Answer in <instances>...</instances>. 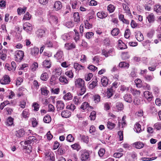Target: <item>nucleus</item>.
<instances>
[{
    "instance_id": "20",
    "label": "nucleus",
    "mask_w": 161,
    "mask_h": 161,
    "mask_svg": "<svg viewBox=\"0 0 161 161\" xmlns=\"http://www.w3.org/2000/svg\"><path fill=\"white\" fill-rule=\"evenodd\" d=\"M60 82L63 84H67L68 83V81L66 77L64 76H61L59 78Z\"/></svg>"
},
{
    "instance_id": "30",
    "label": "nucleus",
    "mask_w": 161,
    "mask_h": 161,
    "mask_svg": "<svg viewBox=\"0 0 161 161\" xmlns=\"http://www.w3.org/2000/svg\"><path fill=\"white\" fill-rule=\"evenodd\" d=\"M42 63L43 66L46 68H49L51 67V62L49 60H45Z\"/></svg>"
},
{
    "instance_id": "42",
    "label": "nucleus",
    "mask_w": 161,
    "mask_h": 161,
    "mask_svg": "<svg viewBox=\"0 0 161 161\" xmlns=\"http://www.w3.org/2000/svg\"><path fill=\"white\" fill-rule=\"evenodd\" d=\"M96 113L95 111H92L91 112L90 115L89 116L91 120H94L96 117Z\"/></svg>"
},
{
    "instance_id": "32",
    "label": "nucleus",
    "mask_w": 161,
    "mask_h": 161,
    "mask_svg": "<svg viewBox=\"0 0 161 161\" xmlns=\"http://www.w3.org/2000/svg\"><path fill=\"white\" fill-rule=\"evenodd\" d=\"M26 10V8L25 7H24L23 8L20 7L17 9V11L18 14L21 15L22 14L25 13Z\"/></svg>"
},
{
    "instance_id": "64",
    "label": "nucleus",
    "mask_w": 161,
    "mask_h": 161,
    "mask_svg": "<svg viewBox=\"0 0 161 161\" xmlns=\"http://www.w3.org/2000/svg\"><path fill=\"white\" fill-rule=\"evenodd\" d=\"M66 108L69 109L73 111L75 108V107L74 104H71L70 105H68L66 107Z\"/></svg>"
},
{
    "instance_id": "16",
    "label": "nucleus",
    "mask_w": 161,
    "mask_h": 161,
    "mask_svg": "<svg viewBox=\"0 0 161 161\" xmlns=\"http://www.w3.org/2000/svg\"><path fill=\"white\" fill-rule=\"evenodd\" d=\"M108 14L107 13L103 11L99 12L97 13V16L100 19H103L106 17Z\"/></svg>"
},
{
    "instance_id": "4",
    "label": "nucleus",
    "mask_w": 161,
    "mask_h": 161,
    "mask_svg": "<svg viewBox=\"0 0 161 161\" xmlns=\"http://www.w3.org/2000/svg\"><path fill=\"white\" fill-rule=\"evenodd\" d=\"M80 158L82 161H87L89 160V153L85 151L81 152Z\"/></svg>"
},
{
    "instance_id": "44",
    "label": "nucleus",
    "mask_w": 161,
    "mask_h": 161,
    "mask_svg": "<svg viewBox=\"0 0 161 161\" xmlns=\"http://www.w3.org/2000/svg\"><path fill=\"white\" fill-rule=\"evenodd\" d=\"M115 126V125L110 121H108L107 123V127L110 129H112L114 128Z\"/></svg>"
},
{
    "instance_id": "50",
    "label": "nucleus",
    "mask_w": 161,
    "mask_h": 161,
    "mask_svg": "<svg viewBox=\"0 0 161 161\" xmlns=\"http://www.w3.org/2000/svg\"><path fill=\"white\" fill-rule=\"evenodd\" d=\"M66 140L68 141L69 142H73L74 141V138L72 136V135L69 134L68 135V136L67 137Z\"/></svg>"
},
{
    "instance_id": "23",
    "label": "nucleus",
    "mask_w": 161,
    "mask_h": 161,
    "mask_svg": "<svg viewBox=\"0 0 161 161\" xmlns=\"http://www.w3.org/2000/svg\"><path fill=\"white\" fill-rule=\"evenodd\" d=\"M154 11L157 13H161V5L156 4L154 6Z\"/></svg>"
},
{
    "instance_id": "3",
    "label": "nucleus",
    "mask_w": 161,
    "mask_h": 161,
    "mask_svg": "<svg viewBox=\"0 0 161 161\" xmlns=\"http://www.w3.org/2000/svg\"><path fill=\"white\" fill-rule=\"evenodd\" d=\"M10 81V77L7 75H4L2 78L0 80V83L3 85L9 84Z\"/></svg>"
},
{
    "instance_id": "34",
    "label": "nucleus",
    "mask_w": 161,
    "mask_h": 161,
    "mask_svg": "<svg viewBox=\"0 0 161 161\" xmlns=\"http://www.w3.org/2000/svg\"><path fill=\"white\" fill-rule=\"evenodd\" d=\"M41 90L42 94L44 96H47L49 92V91L47 89L46 87L42 88Z\"/></svg>"
},
{
    "instance_id": "33",
    "label": "nucleus",
    "mask_w": 161,
    "mask_h": 161,
    "mask_svg": "<svg viewBox=\"0 0 161 161\" xmlns=\"http://www.w3.org/2000/svg\"><path fill=\"white\" fill-rule=\"evenodd\" d=\"M119 30L118 28H114L111 32V34L112 36H116L119 33Z\"/></svg>"
},
{
    "instance_id": "21",
    "label": "nucleus",
    "mask_w": 161,
    "mask_h": 161,
    "mask_svg": "<svg viewBox=\"0 0 161 161\" xmlns=\"http://www.w3.org/2000/svg\"><path fill=\"white\" fill-rule=\"evenodd\" d=\"M108 79L106 77H103L101 80V82L102 85L106 87L108 84Z\"/></svg>"
},
{
    "instance_id": "43",
    "label": "nucleus",
    "mask_w": 161,
    "mask_h": 161,
    "mask_svg": "<svg viewBox=\"0 0 161 161\" xmlns=\"http://www.w3.org/2000/svg\"><path fill=\"white\" fill-rule=\"evenodd\" d=\"M38 64L37 62H34L31 66V69L32 71H35L37 68Z\"/></svg>"
},
{
    "instance_id": "11",
    "label": "nucleus",
    "mask_w": 161,
    "mask_h": 161,
    "mask_svg": "<svg viewBox=\"0 0 161 161\" xmlns=\"http://www.w3.org/2000/svg\"><path fill=\"white\" fill-rule=\"evenodd\" d=\"M61 116L64 118H68L71 115V112L68 110H64L61 113Z\"/></svg>"
},
{
    "instance_id": "9",
    "label": "nucleus",
    "mask_w": 161,
    "mask_h": 161,
    "mask_svg": "<svg viewBox=\"0 0 161 161\" xmlns=\"http://www.w3.org/2000/svg\"><path fill=\"white\" fill-rule=\"evenodd\" d=\"M145 97L148 101H151L152 99L153 95L152 93L148 91H145L144 93Z\"/></svg>"
},
{
    "instance_id": "61",
    "label": "nucleus",
    "mask_w": 161,
    "mask_h": 161,
    "mask_svg": "<svg viewBox=\"0 0 161 161\" xmlns=\"http://www.w3.org/2000/svg\"><path fill=\"white\" fill-rule=\"evenodd\" d=\"M51 19L53 20V22L55 24H57L58 22V19L57 17L55 16H51Z\"/></svg>"
},
{
    "instance_id": "58",
    "label": "nucleus",
    "mask_w": 161,
    "mask_h": 161,
    "mask_svg": "<svg viewBox=\"0 0 161 161\" xmlns=\"http://www.w3.org/2000/svg\"><path fill=\"white\" fill-rule=\"evenodd\" d=\"M31 17V16L30 14L28 12L24 15L23 19L25 20H29L30 19Z\"/></svg>"
},
{
    "instance_id": "60",
    "label": "nucleus",
    "mask_w": 161,
    "mask_h": 161,
    "mask_svg": "<svg viewBox=\"0 0 161 161\" xmlns=\"http://www.w3.org/2000/svg\"><path fill=\"white\" fill-rule=\"evenodd\" d=\"M74 31L75 33V40L77 42L79 40L80 37L78 32L76 30H74Z\"/></svg>"
},
{
    "instance_id": "2",
    "label": "nucleus",
    "mask_w": 161,
    "mask_h": 161,
    "mask_svg": "<svg viewBox=\"0 0 161 161\" xmlns=\"http://www.w3.org/2000/svg\"><path fill=\"white\" fill-rule=\"evenodd\" d=\"M15 56V60L20 62L23 58L24 53L23 51L21 50L18 51L16 52Z\"/></svg>"
},
{
    "instance_id": "24",
    "label": "nucleus",
    "mask_w": 161,
    "mask_h": 161,
    "mask_svg": "<svg viewBox=\"0 0 161 161\" xmlns=\"http://www.w3.org/2000/svg\"><path fill=\"white\" fill-rule=\"evenodd\" d=\"M147 18L149 23L153 22L155 20V17L153 14L148 15L147 17Z\"/></svg>"
},
{
    "instance_id": "38",
    "label": "nucleus",
    "mask_w": 161,
    "mask_h": 161,
    "mask_svg": "<svg viewBox=\"0 0 161 161\" xmlns=\"http://www.w3.org/2000/svg\"><path fill=\"white\" fill-rule=\"evenodd\" d=\"M123 7L124 10L125 11V13L128 14H130V9L128 6L125 4H123Z\"/></svg>"
},
{
    "instance_id": "17",
    "label": "nucleus",
    "mask_w": 161,
    "mask_h": 161,
    "mask_svg": "<svg viewBox=\"0 0 161 161\" xmlns=\"http://www.w3.org/2000/svg\"><path fill=\"white\" fill-rule=\"evenodd\" d=\"M25 131L23 129L20 130L16 131V136L18 137H22L25 135Z\"/></svg>"
},
{
    "instance_id": "57",
    "label": "nucleus",
    "mask_w": 161,
    "mask_h": 161,
    "mask_svg": "<svg viewBox=\"0 0 161 161\" xmlns=\"http://www.w3.org/2000/svg\"><path fill=\"white\" fill-rule=\"evenodd\" d=\"M149 2H150V3H149V4H146L145 6V9L148 11L151 10L152 6V5L151 4V3L152 2V1H150Z\"/></svg>"
},
{
    "instance_id": "28",
    "label": "nucleus",
    "mask_w": 161,
    "mask_h": 161,
    "mask_svg": "<svg viewBox=\"0 0 161 161\" xmlns=\"http://www.w3.org/2000/svg\"><path fill=\"white\" fill-rule=\"evenodd\" d=\"M89 107L91 109H92L93 108L92 107L89 106V104L88 103L85 102L82 103L81 106L80 108L83 110H85Z\"/></svg>"
},
{
    "instance_id": "8",
    "label": "nucleus",
    "mask_w": 161,
    "mask_h": 161,
    "mask_svg": "<svg viewBox=\"0 0 161 161\" xmlns=\"http://www.w3.org/2000/svg\"><path fill=\"white\" fill-rule=\"evenodd\" d=\"M37 141L36 138L34 136H30L28 137V140L25 141V144L33 143Z\"/></svg>"
},
{
    "instance_id": "59",
    "label": "nucleus",
    "mask_w": 161,
    "mask_h": 161,
    "mask_svg": "<svg viewBox=\"0 0 161 161\" xmlns=\"http://www.w3.org/2000/svg\"><path fill=\"white\" fill-rule=\"evenodd\" d=\"M133 103L135 105H138L140 104V100L138 98L135 97L134 99Z\"/></svg>"
},
{
    "instance_id": "18",
    "label": "nucleus",
    "mask_w": 161,
    "mask_h": 161,
    "mask_svg": "<svg viewBox=\"0 0 161 161\" xmlns=\"http://www.w3.org/2000/svg\"><path fill=\"white\" fill-rule=\"evenodd\" d=\"M136 37L137 40L139 42L142 41L144 39L143 35L140 31L137 32L136 35Z\"/></svg>"
},
{
    "instance_id": "51",
    "label": "nucleus",
    "mask_w": 161,
    "mask_h": 161,
    "mask_svg": "<svg viewBox=\"0 0 161 161\" xmlns=\"http://www.w3.org/2000/svg\"><path fill=\"white\" fill-rule=\"evenodd\" d=\"M92 73H89L85 75V80L87 81H89L92 77Z\"/></svg>"
},
{
    "instance_id": "63",
    "label": "nucleus",
    "mask_w": 161,
    "mask_h": 161,
    "mask_svg": "<svg viewBox=\"0 0 161 161\" xmlns=\"http://www.w3.org/2000/svg\"><path fill=\"white\" fill-rule=\"evenodd\" d=\"M154 127L158 130H159L161 129V123H157L154 125Z\"/></svg>"
},
{
    "instance_id": "31",
    "label": "nucleus",
    "mask_w": 161,
    "mask_h": 161,
    "mask_svg": "<svg viewBox=\"0 0 161 161\" xmlns=\"http://www.w3.org/2000/svg\"><path fill=\"white\" fill-rule=\"evenodd\" d=\"M131 91L133 95L136 96H139L140 94V92L134 88H131Z\"/></svg>"
},
{
    "instance_id": "10",
    "label": "nucleus",
    "mask_w": 161,
    "mask_h": 161,
    "mask_svg": "<svg viewBox=\"0 0 161 161\" xmlns=\"http://www.w3.org/2000/svg\"><path fill=\"white\" fill-rule=\"evenodd\" d=\"M57 108L58 111L63 109L64 107V105L62 101H58L57 102Z\"/></svg>"
},
{
    "instance_id": "62",
    "label": "nucleus",
    "mask_w": 161,
    "mask_h": 161,
    "mask_svg": "<svg viewBox=\"0 0 161 161\" xmlns=\"http://www.w3.org/2000/svg\"><path fill=\"white\" fill-rule=\"evenodd\" d=\"M81 140L85 143H87L88 142V137L87 136H82L81 137Z\"/></svg>"
},
{
    "instance_id": "6",
    "label": "nucleus",
    "mask_w": 161,
    "mask_h": 161,
    "mask_svg": "<svg viewBox=\"0 0 161 161\" xmlns=\"http://www.w3.org/2000/svg\"><path fill=\"white\" fill-rule=\"evenodd\" d=\"M45 156L47 160H50L51 161H54L55 160L54 155L51 152H47L45 153Z\"/></svg>"
},
{
    "instance_id": "45",
    "label": "nucleus",
    "mask_w": 161,
    "mask_h": 161,
    "mask_svg": "<svg viewBox=\"0 0 161 161\" xmlns=\"http://www.w3.org/2000/svg\"><path fill=\"white\" fill-rule=\"evenodd\" d=\"M135 128L136 130V132L137 133L140 132L142 131L141 125L138 123L135 125Z\"/></svg>"
},
{
    "instance_id": "12",
    "label": "nucleus",
    "mask_w": 161,
    "mask_h": 161,
    "mask_svg": "<svg viewBox=\"0 0 161 161\" xmlns=\"http://www.w3.org/2000/svg\"><path fill=\"white\" fill-rule=\"evenodd\" d=\"M62 7V4L61 2L58 1L55 2L54 3L53 8L57 11L60 9Z\"/></svg>"
},
{
    "instance_id": "26",
    "label": "nucleus",
    "mask_w": 161,
    "mask_h": 161,
    "mask_svg": "<svg viewBox=\"0 0 161 161\" xmlns=\"http://www.w3.org/2000/svg\"><path fill=\"white\" fill-rule=\"evenodd\" d=\"M23 117L25 118L29 117V110L28 109H25L22 114Z\"/></svg>"
},
{
    "instance_id": "22",
    "label": "nucleus",
    "mask_w": 161,
    "mask_h": 161,
    "mask_svg": "<svg viewBox=\"0 0 161 161\" xmlns=\"http://www.w3.org/2000/svg\"><path fill=\"white\" fill-rule=\"evenodd\" d=\"M133 145L137 149H141L144 146V144L140 142L134 143Z\"/></svg>"
},
{
    "instance_id": "14",
    "label": "nucleus",
    "mask_w": 161,
    "mask_h": 161,
    "mask_svg": "<svg viewBox=\"0 0 161 161\" xmlns=\"http://www.w3.org/2000/svg\"><path fill=\"white\" fill-rule=\"evenodd\" d=\"M65 47L67 50H71L75 47V45L73 43H67L65 44Z\"/></svg>"
},
{
    "instance_id": "19",
    "label": "nucleus",
    "mask_w": 161,
    "mask_h": 161,
    "mask_svg": "<svg viewBox=\"0 0 161 161\" xmlns=\"http://www.w3.org/2000/svg\"><path fill=\"white\" fill-rule=\"evenodd\" d=\"M39 52V49L37 47H35L31 49V53L32 56H36L38 55Z\"/></svg>"
},
{
    "instance_id": "46",
    "label": "nucleus",
    "mask_w": 161,
    "mask_h": 161,
    "mask_svg": "<svg viewBox=\"0 0 161 161\" xmlns=\"http://www.w3.org/2000/svg\"><path fill=\"white\" fill-rule=\"evenodd\" d=\"M116 107L119 110H121L123 108V105L122 103L118 102L116 103Z\"/></svg>"
},
{
    "instance_id": "39",
    "label": "nucleus",
    "mask_w": 161,
    "mask_h": 161,
    "mask_svg": "<svg viewBox=\"0 0 161 161\" xmlns=\"http://www.w3.org/2000/svg\"><path fill=\"white\" fill-rule=\"evenodd\" d=\"M72 97L71 93L68 92L64 96L63 98L64 100H69L72 99Z\"/></svg>"
},
{
    "instance_id": "36",
    "label": "nucleus",
    "mask_w": 161,
    "mask_h": 161,
    "mask_svg": "<svg viewBox=\"0 0 161 161\" xmlns=\"http://www.w3.org/2000/svg\"><path fill=\"white\" fill-rule=\"evenodd\" d=\"M43 121L44 122L48 123L51 121V119L50 115H47L45 116L43 118Z\"/></svg>"
},
{
    "instance_id": "29",
    "label": "nucleus",
    "mask_w": 161,
    "mask_h": 161,
    "mask_svg": "<svg viewBox=\"0 0 161 161\" xmlns=\"http://www.w3.org/2000/svg\"><path fill=\"white\" fill-rule=\"evenodd\" d=\"M48 78V75L46 72L43 73L41 75L40 78L41 80L44 81L47 80Z\"/></svg>"
},
{
    "instance_id": "55",
    "label": "nucleus",
    "mask_w": 161,
    "mask_h": 161,
    "mask_svg": "<svg viewBox=\"0 0 161 161\" xmlns=\"http://www.w3.org/2000/svg\"><path fill=\"white\" fill-rule=\"evenodd\" d=\"M94 100L95 103H98L100 101V97L98 95H94Z\"/></svg>"
},
{
    "instance_id": "49",
    "label": "nucleus",
    "mask_w": 161,
    "mask_h": 161,
    "mask_svg": "<svg viewBox=\"0 0 161 161\" xmlns=\"http://www.w3.org/2000/svg\"><path fill=\"white\" fill-rule=\"evenodd\" d=\"M6 124L8 125H11L13 124V119L11 117H9L7 119Z\"/></svg>"
},
{
    "instance_id": "15",
    "label": "nucleus",
    "mask_w": 161,
    "mask_h": 161,
    "mask_svg": "<svg viewBox=\"0 0 161 161\" xmlns=\"http://www.w3.org/2000/svg\"><path fill=\"white\" fill-rule=\"evenodd\" d=\"M37 36L39 38H41L44 36L46 32V29L42 30V29H38L37 31Z\"/></svg>"
},
{
    "instance_id": "5",
    "label": "nucleus",
    "mask_w": 161,
    "mask_h": 161,
    "mask_svg": "<svg viewBox=\"0 0 161 161\" xmlns=\"http://www.w3.org/2000/svg\"><path fill=\"white\" fill-rule=\"evenodd\" d=\"M23 28L25 31L29 34H30L32 30L31 25L29 23H25L23 25Z\"/></svg>"
},
{
    "instance_id": "7",
    "label": "nucleus",
    "mask_w": 161,
    "mask_h": 161,
    "mask_svg": "<svg viewBox=\"0 0 161 161\" xmlns=\"http://www.w3.org/2000/svg\"><path fill=\"white\" fill-rule=\"evenodd\" d=\"M54 57L57 60L63 59L64 57L63 52L60 50H59L54 56Z\"/></svg>"
},
{
    "instance_id": "25",
    "label": "nucleus",
    "mask_w": 161,
    "mask_h": 161,
    "mask_svg": "<svg viewBox=\"0 0 161 161\" xmlns=\"http://www.w3.org/2000/svg\"><path fill=\"white\" fill-rule=\"evenodd\" d=\"M74 68L76 70L79 71L81 69H84V67L77 63H75L74 65Z\"/></svg>"
},
{
    "instance_id": "47",
    "label": "nucleus",
    "mask_w": 161,
    "mask_h": 161,
    "mask_svg": "<svg viewBox=\"0 0 161 161\" xmlns=\"http://www.w3.org/2000/svg\"><path fill=\"white\" fill-rule=\"evenodd\" d=\"M32 107L34 108V110L36 111L39 110L40 105L37 103L34 102L33 104Z\"/></svg>"
},
{
    "instance_id": "53",
    "label": "nucleus",
    "mask_w": 161,
    "mask_h": 161,
    "mask_svg": "<svg viewBox=\"0 0 161 161\" xmlns=\"http://www.w3.org/2000/svg\"><path fill=\"white\" fill-rule=\"evenodd\" d=\"M65 74L70 78H72L73 77V74L71 70H69L66 72Z\"/></svg>"
},
{
    "instance_id": "56",
    "label": "nucleus",
    "mask_w": 161,
    "mask_h": 161,
    "mask_svg": "<svg viewBox=\"0 0 161 161\" xmlns=\"http://www.w3.org/2000/svg\"><path fill=\"white\" fill-rule=\"evenodd\" d=\"M105 153V150L103 148H101L98 151V153L100 157H102Z\"/></svg>"
},
{
    "instance_id": "35",
    "label": "nucleus",
    "mask_w": 161,
    "mask_h": 161,
    "mask_svg": "<svg viewBox=\"0 0 161 161\" xmlns=\"http://www.w3.org/2000/svg\"><path fill=\"white\" fill-rule=\"evenodd\" d=\"M74 20L75 22H78L80 21L79 14L78 12H76L74 14Z\"/></svg>"
},
{
    "instance_id": "52",
    "label": "nucleus",
    "mask_w": 161,
    "mask_h": 161,
    "mask_svg": "<svg viewBox=\"0 0 161 161\" xmlns=\"http://www.w3.org/2000/svg\"><path fill=\"white\" fill-rule=\"evenodd\" d=\"M62 69L60 68H58L55 69V72L56 75H60L62 73Z\"/></svg>"
},
{
    "instance_id": "40",
    "label": "nucleus",
    "mask_w": 161,
    "mask_h": 161,
    "mask_svg": "<svg viewBox=\"0 0 161 161\" xmlns=\"http://www.w3.org/2000/svg\"><path fill=\"white\" fill-rule=\"evenodd\" d=\"M115 9V8L112 4H109L107 7V9L110 13L113 12Z\"/></svg>"
},
{
    "instance_id": "54",
    "label": "nucleus",
    "mask_w": 161,
    "mask_h": 161,
    "mask_svg": "<svg viewBox=\"0 0 161 161\" xmlns=\"http://www.w3.org/2000/svg\"><path fill=\"white\" fill-rule=\"evenodd\" d=\"M121 56L123 59H126L129 58V56L128 53H122Z\"/></svg>"
},
{
    "instance_id": "13",
    "label": "nucleus",
    "mask_w": 161,
    "mask_h": 161,
    "mask_svg": "<svg viewBox=\"0 0 161 161\" xmlns=\"http://www.w3.org/2000/svg\"><path fill=\"white\" fill-rule=\"evenodd\" d=\"M125 100L126 102L130 103L132 102L133 99L132 96L129 94H126L124 97Z\"/></svg>"
},
{
    "instance_id": "1",
    "label": "nucleus",
    "mask_w": 161,
    "mask_h": 161,
    "mask_svg": "<svg viewBox=\"0 0 161 161\" xmlns=\"http://www.w3.org/2000/svg\"><path fill=\"white\" fill-rule=\"evenodd\" d=\"M75 84L76 87L80 89L78 93V95L81 96L84 94L86 92L84 81L81 79H78L75 81Z\"/></svg>"
},
{
    "instance_id": "48",
    "label": "nucleus",
    "mask_w": 161,
    "mask_h": 161,
    "mask_svg": "<svg viewBox=\"0 0 161 161\" xmlns=\"http://www.w3.org/2000/svg\"><path fill=\"white\" fill-rule=\"evenodd\" d=\"M135 83L138 87H141L142 86V81L140 79H136L135 81Z\"/></svg>"
},
{
    "instance_id": "37",
    "label": "nucleus",
    "mask_w": 161,
    "mask_h": 161,
    "mask_svg": "<svg viewBox=\"0 0 161 161\" xmlns=\"http://www.w3.org/2000/svg\"><path fill=\"white\" fill-rule=\"evenodd\" d=\"M119 66L121 68H127L129 67V65L128 63L124 62H121L119 64Z\"/></svg>"
},
{
    "instance_id": "27",
    "label": "nucleus",
    "mask_w": 161,
    "mask_h": 161,
    "mask_svg": "<svg viewBox=\"0 0 161 161\" xmlns=\"http://www.w3.org/2000/svg\"><path fill=\"white\" fill-rule=\"evenodd\" d=\"M97 80L95 79L90 84L89 88L90 89H93L97 86Z\"/></svg>"
},
{
    "instance_id": "41",
    "label": "nucleus",
    "mask_w": 161,
    "mask_h": 161,
    "mask_svg": "<svg viewBox=\"0 0 161 161\" xmlns=\"http://www.w3.org/2000/svg\"><path fill=\"white\" fill-rule=\"evenodd\" d=\"M113 94V90L112 89H108L107 92V96L108 98L112 97Z\"/></svg>"
}]
</instances>
